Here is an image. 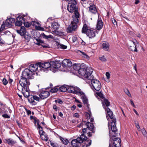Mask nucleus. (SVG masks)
Masks as SVG:
<instances>
[{"label": "nucleus", "mask_w": 147, "mask_h": 147, "mask_svg": "<svg viewBox=\"0 0 147 147\" xmlns=\"http://www.w3.org/2000/svg\"><path fill=\"white\" fill-rule=\"evenodd\" d=\"M23 36H24V37L26 40L28 41L30 40V36L29 34L27 33V34H26V33Z\"/></svg>", "instance_id": "ea45409f"}, {"label": "nucleus", "mask_w": 147, "mask_h": 147, "mask_svg": "<svg viewBox=\"0 0 147 147\" xmlns=\"http://www.w3.org/2000/svg\"><path fill=\"white\" fill-rule=\"evenodd\" d=\"M89 9L90 11L92 13L96 14L97 12L96 7L94 4L90 5Z\"/></svg>", "instance_id": "b1692460"}, {"label": "nucleus", "mask_w": 147, "mask_h": 147, "mask_svg": "<svg viewBox=\"0 0 147 147\" xmlns=\"http://www.w3.org/2000/svg\"><path fill=\"white\" fill-rule=\"evenodd\" d=\"M2 117L5 118H10V117L7 114H5L2 115Z\"/></svg>", "instance_id": "4d7b16f0"}, {"label": "nucleus", "mask_w": 147, "mask_h": 147, "mask_svg": "<svg viewBox=\"0 0 147 147\" xmlns=\"http://www.w3.org/2000/svg\"><path fill=\"white\" fill-rule=\"evenodd\" d=\"M67 91L69 93H73L74 91L75 88L73 86H67Z\"/></svg>", "instance_id": "c9c22d12"}, {"label": "nucleus", "mask_w": 147, "mask_h": 147, "mask_svg": "<svg viewBox=\"0 0 147 147\" xmlns=\"http://www.w3.org/2000/svg\"><path fill=\"white\" fill-rule=\"evenodd\" d=\"M80 93L81 94V96H80L81 98L83 103L85 105L88 102V99L86 96L85 94L83 92H81Z\"/></svg>", "instance_id": "393cba45"}, {"label": "nucleus", "mask_w": 147, "mask_h": 147, "mask_svg": "<svg viewBox=\"0 0 147 147\" xmlns=\"http://www.w3.org/2000/svg\"><path fill=\"white\" fill-rule=\"evenodd\" d=\"M141 131L144 137H147V132L144 128L142 129Z\"/></svg>", "instance_id": "a18cd8bd"}, {"label": "nucleus", "mask_w": 147, "mask_h": 147, "mask_svg": "<svg viewBox=\"0 0 147 147\" xmlns=\"http://www.w3.org/2000/svg\"><path fill=\"white\" fill-rule=\"evenodd\" d=\"M64 62H66L67 64V66L70 67L72 65V63L71 61L69 59H64Z\"/></svg>", "instance_id": "e433bc0d"}, {"label": "nucleus", "mask_w": 147, "mask_h": 147, "mask_svg": "<svg viewBox=\"0 0 147 147\" xmlns=\"http://www.w3.org/2000/svg\"><path fill=\"white\" fill-rule=\"evenodd\" d=\"M16 21L15 22L16 26H21L24 21V18L22 16L19 15L16 17Z\"/></svg>", "instance_id": "f8f14e48"}, {"label": "nucleus", "mask_w": 147, "mask_h": 147, "mask_svg": "<svg viewBox=\"0 0 147 147\" xmlns=\"http://www.w3.org/2000/svg\"><path fill=\"white\" fill-rule=\"evenodd\" d=\"M94 126L93 123H90L89 122H86L85 124V127L83 129H85L86 130V131L85 132L86 133L84 134V135H85V134L88 132V130H90V131H92L94 128Z\"/></svg>", "instance_id": "9b49d317"}, {"label": "nucleus", "mask_w": 147, "mask_h": 147, "mask_svg": "<svg viewBox=\"0 0 147 147\" xmlns=\"http://www.w3.org/2000/svg\"><path fill=\"white\" fill-rule=\"evenodd\" d=\"M106 112V115L107 117V119H108L109 118L108 117V116H109L110 118L111 119H112V121L113 118V112L111 110V109L108 107H107V109H105V110ZM115 119H116L115 118Z\"/></svg>", "instance_id": "a211bd4d"}, {"label": "nucleus", "mask_w": 147, "mask_h": 147, "mask_svg": "<svg viewBox=\"0 0 147 147\" xmlns=\"http://www.w3.org/2000/svg\"><path fill=\"white\" fill-rule=\"evenodd\" d=\"M67 85H63L59 88L58 91L59 92H65L67 91Z\"/></svg>", "instance_id": "c85d7f7f"}, {"label": "nucleus", "mask_w": 147, "mask_h": 147, "mask_svg": "<svg viewBox=\"0 0 147 147\" xmlns=\"http://www.w3.org/2000/svg\"><path fill=\"white\" fill-rule=\"evenodd\" d=\"M41 35L43 38L45 39L49 40V38L53 39L54 37L53 36L51 35H46L44 33H43L41 34Z\"/></svg>", "instance_id": "473e14b6"}, {"label": "nucleus", "mask_w": 147, "mask_h": 147, "mask_svg": "<svg viewBox=\"0 0 147 147\" xmlns=\"http://www.w3.org/2000/svg\"><path fill=\"white\" fill-rule=\"evenodd\" d=\"M106 75L107 76V78L108 79H109L110 78V74L109 72H107L106 73Z\"/></svg>", "instance_id": "69168bd1"}, {"label": "nucleus", "mask_w": 147, "mask_h": 147, "mask_svg": "<svg viewBox=\"0 0 147 147\" xmlns=\"http://www.w3.org/2000/svg\"><path fill=\"white\" fill-rule=\"evenodd\" d=\"M98 19L97 23L96 28L97 30H100L102 28L103 23L101 18L100 17V14L99 13H98Z\"/></svg>", "instance_id": "2eb2a0df"}, {"label": "nucleus", "mask_w": 147, "mask_h": 147, "mask_svg": "<svg viewBox=\"0 0 147 147\" xmlns=\"http://www.w3.org/2000/svg\"><path fill=\"white\" fill-rule=\"evenodd\" d=\"M99 59L102 62H106L107 61L104 55L99 57Z\"/></svg>", "instance_id": "79ce46f5"}, {"label": "nucleus", "mask_w": 147, "mask_h": 147, "mask_svg": "<svg viewBox=\"0 0 147 147\" xmlns=\"http://www.w3.org/2000/svg\"><path fill=\"white\" fill-rule=\"evenodd\" d=\"M34 74H32V72L27 68L22 71L21 77L26 78L28 79H32L33 78L32 76Z\"/></svg>", "instance_id": "6e6552de"}, {"label": "nucleus", "mask_w": 147, "mask_h": 147, "mask_svg": "<svg viewBox=\"0 0 147 147\" xmlns=\"http://www.w3.org/2000/svg\"><path fill=\"white\" fill-rule=\"evenodd\" d=\"M124 91L125 93L128 96L131 95L129 91L127 89H126V90H124Z\"/></svg>", "instance_id": "052dcab7"}, {"label": "nucleus", "mask_w": 147, "mask_h": 147, "mask_svg": "<svg viewBox=\"0 0 147 147\" xmlns=\"http://www.w3.org/2000/svg\"><path fill=\"white\" fill-rule=\"evenodd\" d=\"M110 140L109 147H120L121 146V140L119 138H116Z\"/></svg>", "instance_id": "0eeeda50"}, {"label": "nucleus", "mask_w": 147, "mask_h": 147, "mask_svg": "<svg viewBox=\"0 0 147 147\" xmlns=\"http://www.w3.org/2000/svg\"><path fill=\"white\" fill-rule=\"evenodd\" d=\"M15 19L13 18H9L6 20L5 22L6 24V26L8 28L11 27L12 24L15 22Z\"/></svg>", "instance_id": "dca6fc26"}, {"label": "nucleus", "mask_w": 147, "mask_h": 147, "mask_svg": "<svg viewBox=\"0 0 147 147\" xmlns=\"http://www.w3.org/2000/svg\"><path fill=\"white\" fill-rule=\"evenodd\" d=\"M129 49L130 50L132 51L137 52L138 51V50L136 46H135V47H134V46L132 47L131 46H129Z\"/></svg>", "instance_id": "4c0bfd02"}, {"label": "nucleus", "mask_w": 147, "mask_h": 147, "mask_svg": "<svg viewBox=\"0 0 147 147\" xmlns=\"http://www.w3.org/2000/svg\"><path fill=\"white\" fill-rule=\"evenodd\" d=\"M91 142L92 141L90 140V142L88 143V144H86V143L85 144H86V147H88V146H90L91 144Z\"/></svg>", "instance_id": "e2e57ef3"}, {"label": "nucleus", "mask_w": 147, "mask_h": 147, "mask_svg": "<svg viewBox=\"0 0 147 147\" xmlns=\"http://www.w3.org/2000/svg\"><path fill=\"white\" fill-rule=\"evenodd\" d=\"M23 23L24 24V25L25 27H29L31 25V24L29 22H25V19H24V22H23Z\"/></svg>", "instance_id": "37998d69"}, {"label": "nucleus", "mask_w": 147, "mask_h": 147, "mask_svg": "<svg viewBox=\"0 0 147 147\" xmlns=\"http://www.w3.org/2000/svg\"><path fill=\"white\" fill-rule=\"evenodd\" d=\"M34 100H35L36 101H39L40 100V98L38 97L36 95H34Z\"/></svg>", "instance_id": "6e6d98bb"}, {"label": "nucleus", "mask_w": 147, "mask_h": 147, "mask_svg": "<svg viewBox=\"0 0 147 147\" xmlns=\"http://www.w3.org/2000/svg\"><path fill=\"white\" fill-rule=\"evenodd\" d=\"M109 43L107 42H105L102 44L103 49L105 50H107L109 48Z\"/></svg>", "instance_id": "f704fd0d"}, {"label": "nucleus", "mask_w": 147, "mask_h": 147, "mask_svg": "<svg viewBox=\"0 0 147 147\" xmlns=\"http://www.w3.org/2000/svg\"><path fill=\"white\" fill-rule=\"evenodd\" d=\"M116 119H113L112 122H111V130L113 133V134H111L110 131L109 132L110 138V140L111 139H113V138H114L116 136L117 134L115 133V132L117 131V129L116 125Z\"/></svg>", "instance_id": "39448f33"}, {"label": "nucleus", "mask_w": 147, "mask_h": 147, "mask_svg": "<svg viewBox=\"0 0 147 147\" xmlns=\"http://www.w3.org/2000/svg\"><path fill=\"white\" fill-rule=\"evenodd\" d=\"M72 65L74 69L78 71L81 68V65L80 64L75 63Z\"/></svg>", "instance_id": "7c9ffc66"}, {"label": "nucleus", "mask_w": 147, "mask_h": 147, "mask_svg": "<svg viewBox=\"0 0 147 147\" xmlns=\"http://www.w3.org/2000/svg\"><path fill=\"white\" fill-rule=\"evenodd\" d=\"M78 9L73 11V12H74L75 18H73L74 19L73 21L77 23H78L79 21L78 18H79L80 16V14L78 12Z\"/></svg>", "instance_id": "5701e85b"}, {"label": "nucleus", "mask_w": 147, "mask_h": 147, "mask_svg": "<svg viewBox=\"0 0 147 147\" xmlns=\"http://www.w3.org/2000/svg\"><path fill=\"white\" fill-rule=\"evenodd\" d=\"M42 129H41L39 131V134L41 137H42V136L44 135V134L45 133V132L42 130Z\"/></svg>", "instance_id": "8fccbe9b"}, {"label": "nucleus", "mask_w": 147, "mask_h": 147, "mask_svg": "<svg viewBox=\"0 0 147 147\" xmlns=\"http://www.w3.org/2000/svg\"><path fill=\"white\" fill-rule=\"evenodd\" d=\"M77 5V2L75 0H73L69 2L67 5V10L69 12L73 13V11L77 10L78 7Z\"/></svg>", "instance_id": "423d86ee"}, {"label": "nucleus", "mask_w": 147, "mask_h": 147, "mask_svg": "<svg viewBox=\"0 0 147 147\" xmlns=\"http://www.w3.org/2000/svg\"><path fill=\"white\" fill-rule=\"evenodd\" d=\"M24 96L25 97H27L28 98L29 96H30L29 92H28L27 94H26L25 93L22 92Z\"/></svg>", "instance_id": "bf43d9fd"}, {"label": "nucleus", "mask_w": 147, "mask_h": 147, "mask_svg": "<svg viewBox=\"0 0 147 147\" xmlns=\"http://www.w3.org/2000/svg\"><path fill=\"white\" fill-rule=\"evenodd\" d=\"M86 131L85 129H83L82 130V134L80 136L78 137L75 139L73 140L71 143V145L73 147H80L81 144L83 143L84 141H86L87 137L86 135H84L85 132Z\"/></svg>", "instance_id": "f257e3e1"}, {"label": "nucleus", "mask_w": 147, "mask_h": 147, "mask_svg": "<svg viewBox=\"0 0 147 147\" xmlns=\"http://www.w3.org/2000/svg\"><path fill=\"white\" fill-rule=\"evenodd\" d=\"M131 42H132L133 43L134 47H135V46H136V42L137 43H138V42L136 40H133V41L131 40Z\"/></svg>", "instance_id": "0e129e2a"}, {"label": "nucleus", "mask_w": 147, "mask_h": 147, "mask_svg": "<svg viewBox=\"0 0 147 147\" xmlns=\"http://www.w3.org/2000/svg\"><path fill=\"white\" fill-rule=\"evenodd\" d=\"M38 66V63L36 64H32L29 66L28 69L32 72V74H34V72L37 70Z\"/></svg>", "instance_id": "f3484780"}, {"label": "nucleus", "mask_w": 147, "mask_h": 147, "mask_svg": "<svg viewBox=\"0 0 147 147\" xmlns=\"http://www.w3.org/2000/svg\"><path fill=\"white\" fill-rule=\"evenodd\" d=\"M38 65L39 67L40 68L42 67L45 69H47L50 67H52L51 61L50 62H46L44 63L38 62Z\"/></svg>", "instance_id": "ddd939ff"}, {"label": "nucleus", "mask_w": 147, "mask_h": 147, "mask_svg": "<svg viewBox=\"0 0 147 147\" xmlns=\"http://www.w3.org/2000/svg\"><path fill=\"white\" fill-rule=\"evenodd\" d=\"M28 100L29 103L32 105H35L37 103L34 101V97L33 96L30 95L28 98Z\"/></svg>", "instance_id": "a878e982"}, {"label": "nucleus", "mask_w": 147, "mask_h": 147, "mask_svg": "<svg viewBox=\"0 0 147 147\" xmlns=\"http://www.w3.org/2000/svg\"><path fill=\"white\" fill-rule=\"evenodd\" d=\"M78 73L81 76L88 79L92 78V73L88 71L87 68L86 67H81L78 70Z\"/></svg>", "instance_id": "f03ea898"}, {"label": "nucleus", "mask_w": 147, "mask_h": 147, "mask_svg": "<svg viewBox=\"0 0 147 147\" xmlns=\"http://www.w3.org/2000/svg\"><path fill=\"white\" fill-rule=\"evenodd\" d=\"M96 94L99 97H100L102 99H104L105 98V97L104 96L103 94L101 93V92H96Z\"/></svg>", "instance_id": "a19ab883"}, {"label": "nucleus", "mask_w": 147, "mask_h": 147, "mask_svg": "<svg viewBox=\"0 0 147 147\" xmlns=\"http://www.w3.org/2000/svg\"><path fill=\"white\" fill-rule=\"evenodd\" d=\"M95 31L93 30L89 29L86 34L90 38H92L95 37Z\"/></svg>", "instance_id": "6ab92c4d"}, {"label": "nucleus", "mask_w": 147, "mask_h": 147, "mask_svg": "<svg viewBox=\"0 0 147 147\" xmlns=\"http://www.w3.org/2000/svg\"><path fill=\"white\" fill-rule=\"evenodd\" d=\"M50 144L51 146L53 147H59L57 144L53 143L51 141L50 142Z\"/></svg>", "instance_id": "de8ad7c7"}, {"label": "nucleus", "mask_w": 147, "mask_h": 147, "mask_svg": "<svg viewBox=\"0 0 147 147\" xmlns=\"http://www.w3.org/2000/svg\"><path fill=\"white\" fill-rule=\"evenodd\" d=\"M59 25L58 23L54 22L52 24V28L55 31L59 28Z\"/></svg>", "instance_id": "2f4dec72"}, {"label": "nucleus", "mask_w": 147, "mask_h": 147, "mask_svg": "<svg viewBox=\"0 0 147 147\" xmlns=\"http://www.w3.org/2000/svg\"><path fill=\"white\" fill-rule=\"evenodd\" d=\"M58 87V86H55L54 87L52 88L50 90V92L53 93L56 92L58 90V89L57 88Z\"/></svg>", "instance_id": "58836bf2"}, {"label": "nucleus", "mask_w": 147, "mask_h": 147, "mask_svg": "<svg viewBox=\"0 0 147 147\" xmlns=\"http://www.w3.org/2000/svg\"><path fill=\"white\" fill-rule=\"evenodd\" d=\"M81 92H83L82 91H79V90H74V92H73V93H74L75 94H78L79 93L80 96H81V94L80 93Z\"/></svg>", "instance_id": "5fc2aeb1"}, {"label": "nucleus", "mask_w": 147, "mask_h": 147, "mask_svg": "<svg viewBox=\"0 0 147 147\" xmlns=\"http://www.w3.org/2000/svg\"><path fill=\"white\" fill-rule=\"evenodd\" d=\"M18 138L19 139V140H20V141L23 144H24L25 143V142L24 141V140H23V139L22 138H21L20 137H19L18 136Z\"/></svg>", "instance_id": "338daca9"}, {"label": "nucleus", "mask_w": 147, "mask_h": 147, "mask_svg": "<svg viewBox=\"0 0 147 147\" xmlns=\"http://www.w3.org/2000/svg\"><path fill=\"white\" fill-rule=\"evenodd\" d=\"M56 45H57V48L58 49H66L67 47V46L61 44L58 42H56Z\"/></svg>", "instance_id": "bb28decb"}, {"label": "nucleus", "mask_w": 147, "mask_h": 147, "mask_svg": "<svg viewBox=\"0 0 147 147\" xmlns=\"http://www.w3.org/2000/svg\"><path fill=\"white\" fill-rule=\"evenodd\" d=\"M91 113H90L88 112H86L85 113L86 117L87 119H89L91 117Z\"/></svg>", "instance_id": "49530a36"}, {"label": "nucleus", "mask_w": 147, "mask_h": 147, "mask_svg": "<svg viewBox=\"0 0 147 147\" xmlns=\"http://www.w3.org/2000/svg\"><path fill=\"white\" fill-rule=\"evenodd\" d=\"M5 26H6V24L5 22H3V23L1 25V27L0 28V31H1V30L3 29Z\"/></svg>", "instance_id": "09e8293b"}, {"label": "nucleus", "mask_w": 147, "mask_h": 147, "mask_svg": "<svg viewBox=\"0 0 147 147\" xmlns=\"http://www.w3.org/2000/svg\"><path fill=\"white\" fill-rule=\"evenodd\" d=\"M44 136V137L43 136H42L41 138L42 140H43L45 141H47L48 140V137L46 136H45V135H43Z\"/></svg>", "instance_id": "864d4df0"}, {"label": "nucleus", "mask_w": 147, "mask_h": 147, "mask_svg": "<svg viewBox=\"0 0 147 147\" xmlns=\"http://www.w3.org/2000/svg\"><path fill=\"white\" fill-rule=\"evenodd\" d=\"M17 33L21 36H23L26 33V30L24 26H22L20 30H16Z\"/></svg>", "instance_id": "412c9836"}, {"label": "nucleus", "mask_w": 147, "mask_h": 147, "mask_svg": "<svg viewBox=\"0 0 147 147\" xmlns=\"http://www.w3.org/2000/svg\"><path fill=\"white\" fill-rule=\"evenodd\" d=\"M73 116L74 117H76V118H79V115L78 113H74V114Z\"/></svg>", "instance_id": "774afa93"}, {"label": "nucleus", "mask_w": 147, "mask_h": 147, "mask_svg": "<svg viewBox=\"0 0 147 147\" xmlns=\"http://www.w3.org/2000/svg\"><path fill=\"white\" fill-rule=\"evenodd\" d=\"M40 93L39 96L40 98L42 99H44L47 98L50 95V93L49 92L46 91L43 88L40 89L39 91Z\"/></svg>", "instance_id": "9d476101"}, {"label": "nucleus", "mask_w": 147, "mask_h": 147, "mask_svg": "<svg viewBox=\"0 0 147 147\" xmlns=\"http://www.w3.org/2000/svg\"><path fill=\"white\" fill-rule=\"evenodd\" d=\"M92 131V132H90V131L88 132H88H87V133H87L88 136L89 137H90L92 136V133L94 134L95 133V131H93V130Z\"/></svg>", "instance_id": "603ef678"}, {"label": "nucleus", "mask_w": 147, "mask_h": 147, "mask_svg": "<svg viewBox=\"0 0 147 147\" xmlns=\"http://www.w3.org/2000/svg\"><path fill=\"white\" fill-rule=\"evenodd\" d=\"M37 125L38 126L37 129H39V130H40L41 129H43L42 127L40 125L39 123L38 124V123H37Z\"/></svg>", "instance_id": "680f3d73"}, {"label": "nucleus", "mask_w": 147, "mask_h": 147, "mask_svg": "<svg viewBox=\"0 0 147 147\" xmlns=\"http://www.w3.org/2000/svg\"><path fill=\"white\" fill-rule=\"evenodd\" d=\"M2 82L3 84L4 85H6L8 83L7 80L5 78H3L2 80Z\"/></svg>", "instance_id": "3c124183"}, {"label": "nucleus", "mask_w": 147, "mask_h": 147, "mask_svg": "<svg viewBox=\"0 0 147 147\" xmlns=\"http://www.w3.org/2000/svg\"><path fill=\"white\" fill-rule=\"evenodd\" d=\"M59 138L61 142L65 145H67L69 142V140L66 138H63L60 136H59Z\"/></svg>", "instance_id": "cd10ccee"}, {"label": "nucleus", "mask_w": 147, "mask_h": 147, "mask_svg": "<svg viewBox=\"0 0 147 147\" xmlns=\"http://www.w3.org/2000/svg\"><path fill=\"white\" fill-rule=\"evenodd\" d=\"M52 64V67L55 69L59 68L61 65L60 63H59L57 61H51Z\"/></svg>", "instance_id": "aec40b11"}, {"label": "nucleus", "mask_w": 147, "mask_h": 147, "mask_svg": "<svg viewBox=\"0 0 147 147\" xmlns=\"http://www.w3.org/2000/svg\"><path fill=\"white\" fill-rule=\"evenodd\" d=\"M89 29H88V27L87 25L84 24L82 29V32L83 33L86 34Z\"/></svg>", "instance_id": "72a5a7b5"}, {"label": "nucleus", "mask_w": 147, "mask_h": 147, "mask_svg": "<svg viewBox=\"0 0 147 147\" xmlns=\"http://www.w3.org/2000/svg\"><path fill=\"white\" fill-rule=\"evenodd\" d=\"M28 79L27 78L22 77L19 81V83L22 88V90L23 88H24L26 89V92H28L29 86L30 84Z\"/></svg>", "instance_id": "20e7f679"}, {"label": "nucleus", "mask_w": 147, "mask_h": 147, "mask_svg": "<svg viewBox=\"0 0 147 147\" xmlns=\"http://www.w3.org/2000/svg\"><path fill=\"white\" fill-rule=\"evenodd\" d=\"M103 100L102 102L103 108L105 109L108 107L110 105V102L108 99L105 98L103 99Z\"/></svg>", "instance_id": "4be33fe9"}, {"label": "nucleus", "mask_w": 147, "mask_h": 147, "mask_svg": "<svg viewBox=\"0 0 147 147\" xmlns=\"http://www.w3.org/2000/svg\"><path fill=\"white\" fill-rule=\"evenodd\" d=\"M37 42L36 44L38 46L41 45L43 48H47L49 47V45L44 43V41L40 39H36Z\"/></svg>", "instance_id": "4468645a"}, {"label": "nucleus", "mask_w": 147, "mask_h": 147, "mask_svg": "<svg viewBox=\"0 0 147 147\" xmlns=\"http://www.w3.org/2000/svg\"><path fill=\"white\" fill-rule=\"evenodd\" d=\"M5 140L8 144L11 145L14 144L16 142L14 140L10 138L6 139H5Z\"/></svg>", "instance_id": "c756f323"}, {"label": "nucleus", "mask_w": 147, "mask_h": 147, "mask_svg": "<svg viewBox=\"0 0 147 147\" xmlns=\"http://www.w3.org/2000/svg\"><path fill=\"white\" fill-rule=\"evenodd\" d=\"M77 24V23L75 22L74 21H71V25H69L67 28L66 30L67 33H72L73 31H75L78 27Z\"/></svg>", "instance_id": "1a4fd4ad"}, {"label": "nucleus", "mask_w": 147, "mask_h": 147, "mask_svg": "<svg viewBox=\"0 0 147 147\" xmlns=\"http://www.w3.org/2000/svg\"><path fill=\"white\" fill-rule=\"evenodd\" d=\"M92 78L88 80L91 81L92 86L94 88L93 90L94 91V89L97 91H99L101 87L100 82L97 80L94 79L92 75Z\"/></svg>", "instance_id": "7ed1b4c3"}, {"label": "nucleus", "mask_w": 147, "mask_h": 147, "mask_svg": "<svg viewBox=\"0 0 147 147\" xmlns=\"http://www.w3.org/2000/svg\"><path fill=\"white\" fill-rule=\"evenodd\" d=\"M62 65L63 67H66L67 66V64L66 62H64V60L62 62Z\"/></svg>", "instance_id": "13d9d810"}, {"label": "nucleus", "mask_w": 147, "mask_h": 147, "mask_svg": "<svg viewBox=\"0 0 147 147\" xmlns=\"http://www.w3.org/2000/svg\"><path fill=\"white\" fill-rule=\"evenodd\" d=\"M86 123V121H84L82 120V122L79 125H78V127H80L81 126L82 127H83V126H84V127H85V124Z\"/></svg>", "instance_id": "c03bdc74"}]
</instances>
